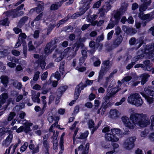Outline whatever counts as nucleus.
Returning <instances> with one entry per match:
<instances>
[{"label":"nucleus","mask_w":154,"mask_h":154,"mask_svg":"<svg viewBox=\"0 0 154 154\" xmlns=\"http://www.w3.org/2000/svg\"><path fill=\"white\" fill-rule=\"evenodd\" d=\"M55 26V25L54 24H50L48 28L47 29V35H48L50 32H51V31L52 30V29L54 28Z\"/></svg>","instance_id":"nucleus-54"},{"label":"nucleus","mask_w":154,"mask_h":154,"mask_svg":"<svg viewBox=\"0 0 154 154\" xmlns=\"http://www.w3.org/2000/svg\"><path fill=\"white\" fill-rule=\"evenodd\" d=\"M64 52L67 53L66 55L69 56L74 57L76 54V53L74 52V48L73 47L67 48L65 50Z\"/></svg>","instance_id":"nucleus-13"},{"label":"nucleus","mask_w":154,"mask_h":154,"mask_svg":"<svg viewBox=\"0 0 154 154\" xmlns=\"http://www.w3.org/2000/svg\"><path fill=\"white\" fill-rule=\"evenodd\" d=\"M83 14L81 12H80L79 13H76L73 14L71 17V19H74L76 18L77 17L79 16L82 15Z\"/></svg>","instance_id":"nucleus-52"},{"label":"nucleus","mask_w":154,"mask_h":154,"mask_svg":"<svg viewBox=\"0 0 154 154\" xmlns=\"http://www.w3.org/2000/svg\"><path fill=\"white\" fill-rule=\"evenodd\" d=\"M55 118L57 119L58 117L55 116L51 112L49 113L48 116V120L49 123H52L54 120H55Z\"/></svg>","instance_id":"nucleus-25"},{"label":"nucleus","mask_w":154,"mask_h":154,"mask_svg":"<svg viewBox=\"0 0 154 154\" xmlns=\"http://www.w3.org/2000/svg\"><path fill=\"white\" fill-rule=\"evenodd\" d=\"M16 115V113L15 112H11L9 113L7 118L9 120L11 121L13 120L14 117Z\"/></svg>","instance_id":"nucleus-42"},{"label":"nucleus","mask_w":154,"mask_h":154,"mask_svg":"<svg viewBox=\"0 0 154 154\" xmlns=\"http://www.w3.org/2000/svg\"><path fill=\"white\" fill-rule=\"evenodd\" d=\"M40 96V93L39 92H38L36 94H33L32 95V99L33 102L39 103L40 102V100L39 98Z\"/></svg>","instance_id":"nucleus-19"},{"label":"nucleus","mask_w":154,"mask_h":154,"mask_svg":"<svg viewBox=\"0 0 154 154\" xmlns=\"http://www.w3.org/2000/svg\"><path fill=\"white\" fill-rule=\"evenodd\" d=\"M25 125L24 129V131L27 133L30 131L31 130L30 126L32 125V123L29 122H26L24 124Z\"/></svg>","instance_id":"nucleus-21"},{"label":"nucleus","mask_w":154,"mask_h":154,"mask_svg":"<svg viewBox=\"0 0 154 154\" xmlns=\"http://www.w3.org/2000/svg\"><path fill=\"white\" fill-rule=\"evenodd\" d=\"M48 73L47 72H45L43 73L41 76V79L42 80H44L46 79L48 76Z\"/></svg>","instance_id":"nucleus-61"},{"label":"nucleus","mask_w":154,"mask_h":154,"mask_svg":"<svg viewBox=\"0 0 154 154\" xmlns=\"http://www.w3.org/2000/svg\"><path fill=\"white\" fill-rule=\"evenodd\" d=\"M101 0H100V1L97 2L95 3L93 5V8H98L100 6L101 4Z\"/></svg>","instance_id":"nucleus-63"},{"label":"nucleus","mask_w":154,"mask_h":154,"mask_svg":"<svg viewBox=\"0 0 154 154\" xmlns=\"http://www.w3.org/2000/svg\"><path fill=\"white\" fill-rule=\"evenodd\" d=\"M113 33L114 31L113 30H112L108 33L107 36V38L108 40H109L111 39Z\"/></svg>","instance_id":"nucleus-60"},{"label":"nucleus","mask_w":154,"mask_h":154,"mask_svg":"<svg viewBox=\"0 0 154 154\" xmlns=\"http://www.w3.org/2000/svg\"><path fill=\"white\" fill-rule=\"evenodd\" d=\"M130 119L132 121V122L126 116H124L122 118V120L124 125L130 129H134L135 125L144 127L150 124L149 117L146 114H133L131 115Z\"/></svg>","instance_id":"nucleus-1"},{"label":"nucleus","mask_w":154,"mask_h":154,"mask_svg":"<svg viewBox=\"0 0 154 154\" xmlns=\"http://www.w3.org/2000/svg\"><path fill=\"white\" fill-rule=\"evenodd\" d=\"M8 97L7 94L4 93L0 95V100L1 102L2 103H5L6 101V100Z\"/></svg>","instance_id":"nucleus-34"},{"label":"nucleus","mask_w":154,"mask_h":154,"mask_svg":"<svg viewBox=\"0 0 154 154\" xmlns=\"http://www.w3.org/2000/svg\"><path fill=\"white\" fill-rule=\"evenodd\" d=\"M94 121L92 120H89L88 122V127L90 128H93L91 132V134H93L94 132L97 129V128L96 127H94Z\"/></svg>","instance_id":"nucleus-22"},{"label":"nucleus","mask_w":154,"mask_h":154,"mask_svg":"<svg viewBox=\"0 0 154 154\" xmlns=\"http://www.w3.org/2000/svg\"><path fill=\"white\" fill-rule=\"evenodd\" d=\"M141 1L143 4L140 6L139 11L140 12H143L146 10L148 6L150 5L151 2V0H141Z\"/></svg>","instance_id":"nucleus-7"},{"label":"nucleus","mask_w":154,"mask_h":154,"mask_svg":"<svg viewBox=\"0 0 154 154\" xmlns=\"http://www.w3.org/2000/svg\"><path fill=\"white\" fill-rule=\"evenodd\" d=\"M28 146V143L27 142H25L24 144L20 148V151L22 152L24 151L26 149Z\"/></svg>","instance_id":"nucleus-49"},{"label":"nucleus","mask_w":154,"mask_h":154,"mask_svg":"<svg viewBox=\"0 0 154 154\" xmlns=\"http://www.w3.org/2000/svg\"><path fill=\"white\" fill-rule=\"evenodd\" d=\"M92 1L91 0H82L80 2V10L84 14L90 8V4Z\"/></svg>","instance_id":"nucleus-5"},{"label":"nucleus","mask_w":154,"mask_h":154,"mask_svg":"<svg viewBox=\"0 0 154 154\" xmlns=\"http://www.w3.org/2000/svg\"><path fill=\"white\" fill-rule=\"evenodd\" d=\"M109 114L110 117L112 119H115L117 118L119 116V112L116 109L111 110Z\"/></svg>","instance_id":"nucleus-18"},{"label":"nucleus","mask_w":154,"mask_h":154,"mask_svg":"<svg viewBox=\"0 0 154 154\" xmlns=\"http://www.w3.org/2000/svg\"><path fill=\"white\" fill-rule=\"evenodd\" d=\"M31 144L29 145V147L30 149L32 150L31 152L32 154H34L39 152V146L38 145L36 146L35 147V146L32 144V141H30Z\"/></svg>","instance_id":"nucleus-16"},{"label":"nucleus","mask_w":154,"mask_h":154,"mask_svg":"<svg viewBox=\"0 0 154 154\" xmlns=\"http://www.w3.org/2000/svg\"><path fill=\"white\" fill-rule=\"evenodd\" d=\"M126 100V98L125 97H123L120 100V101L118 102L115 103L116 106H119L122 104L123 102H124Z\"/></svg>","instance_id":"nucleus-62"},{"label":"nucleus","mask_w":154,"mask_h":154,"mask_svg":"<svg viewBox=\"0 0 154 154\" xmlns=\"http://www.w3.org/2000/svg\"><path fill=\"white\" fill-rule=\"evenodd\" d=\"M89 134L88 131H85V132H81L80 133V136L77 137V138L79 139H86L88 137Z\"/></svg>","instance_id":"nucleus-33"},{"label":"nucleus","mask_w":154,"mask_h":154,"mask_svg":"<svg viewBox=\"0 0 154 154\" xmlns=\"http://www.w3.org/2000/svg\"><path fill=\"white\" fill-rule=\"evenodd\" d=\"M143 64L145 66V69L148 71H149L151 70V64L150 63V61L148 60H146L143 62Z\"/></svg>","instance_id":"nucleus-29"},{"label":"nucleus","mask_w":154,"mask_h":154,"mask_svg":"<svg viewBox=\"0 0 154 154\" xmlns=\"http://www.w3.org/2000/svg\"><path fill=\"white\" fill-rule=\"evenodd\" d=\"M106 67H104L102 66L101 69L100 70L99 73L105 75L106 73L109 70Z\"/></svg>","instance_id":"nucleus-50"},{"label":"nucleus","mask_w":154,"mask_h":154,"mask_svg":"<svg viewBox=\"0 0 154 154\" xmlns=\"http://www.w3.org/2000/svg\"><path fill=\"white\" fill-rule=\"evenodd\" d=\"M150 76L148 74L146 73L143 74L141 75L142 79L141 81V85H144L146 83L148 80V78Z\"/></svg>","instance_id":"nucleus-20"},{"label":"nucleus","mask_w":154,"mask_h":154,"mask_svg":"<svg viewBox=\"0 0 154 154\" xmlns=\"http://www.w3.org/2000/svg\"><path fill=\"white\" fill-rule=\"evenodd\" d=\"M105 137L106 140L108 141L116 142L119 140V139L118 137L115 135L112 134L110 132L106 134Z\"/></svg>","instance_id":"nucleus-8"},{"label":"nucleus","mask_w":154,"mask_h":154,"mask_svg":"<svg viewBox=\"0 0 154 154\" xmlns=\"http://www.w3.org/2000/svg\"><path fill=\"white\" fill-rule=\"evenodd\" d=\"M8 20V18H6L4 20L0 21V25H5L6 26H8L9 24V22Z\"/></svg>","instance_id":"nucleus-40"},{"label":"nucleus","mask_w":154,"mask_h":154,"mask_svg":"<svg viewBox=\"0 0 154 154\" xmlns=\"http://www.w3.org/2000/svg\"><path fill=\"white\" fill-rule=\"evenodd\" d=\"M120 89H117L115 88H111L107 93L111 97H114L115 94L117 93Z\"/></svg>","instance_id":"nucleus-30"},{"label":"nucleus","mask_w":154,"mask_h":154,"mask_svg":"<svg viewBox=\"0 0 154 154\" xmlns=\"http://www.w3.org/2000/svg\"><path fill=\"white\" fill-rule=\"evenodd\" d=\"M140 94L145 98L147 102L149 103V104H151L153 102V100L152 97H149L146 94L144 93H140Z\"/></svg>","instance_id":"nucleus-36"},{"label":"nucleus","mask_w":154,"mask_h":154,"mask_svg":"<svg viewBox=\"0 0 154 154\" xmlns=\"http://www.w3.org/2000/svg\"><path fill=\"white\" fill-rule=\"evenodd\" d=\"M40 62V66L41 67L42 69H44L45 68L46 65V63L44 60H41V58L38 59V60Z\"/></svg>","instance_id":"nucleus-47"},{"label":"nucleus","mask_w":154,"mask_h":154,"mask_svg":"<svg viewBox=\"0 0 154 154\" xmlns=\"http://www.w3.org/2000/svg\"><path fill=\"white\" fill-rule=\"evenodd\" d=\"M28 17L26 16H25L22 18L18 23V26L20 27H21L27 21Z\"/></svg>","instance_id":"nucleus-35"},{"label":"nucleus","mask_w":154,"mask_h":154,"mask_svg":"<svg viewBox=\"0 0 154 154\" xmlns=\"http://www.w3.org/2000/svg\"><path fill=\"white\" fill-rule=\"evenodd\" d=\"M141 93H144L146 94L152 96H154V88L151 87H146L144 89V92Z\"/></svg>","instance_id":"nucleus-15"},{"label":"nucleus","mask_w":154,"mask_h":154,"mask_svg":"<svg viewBox=\"0 0 154 154\" xmlns=\"http://www.w3.org/2000/svg\"><path fill=\"white\" fill-rule=\"evenodd\" d=\"M132 77L130 76H127L125 77L121 80V82L122 83H124L125 82H128L132 79Z\"/></svg>","instance_id":"nucleus-48"},{"label":"nucleus","mask_w":154,"mask_h":154,"mask_svg":"<svg viewBox=\"0 0 154 154\" xmlns=\"http://www.w3.org/2000/svg\"><path fill=\"white\" fill-rule=\"evenodd\" d=\"M97 17V16L96 14H94L91 16L90 17L89 16H88V18L87 20V21L88 22H91L92 21H94L96 19Z\"/></svg>","instance_id":"nucleus-45"},{"label":"nucleus","mask_w":154,"mask_h":154,"mask_svg":"<svg viewBox=\"0 0 154 154\" xmlns=\"http://www.w3.org/2000/svg\"><path fill=\"white\" fill-rule=\"evenodd\" d=\"M27 37L25 33H21L19 35L18 40L24 44L25 42V39Z\"/></svg>","instance_id":"nucleus-32"},{"label":"nucleus","mask_w":154,"mask_h":154,"mask_svg":"<svg viewBox=\"0 0 154 154\" xmlns=\"http://www.w3.org/2000/svg\"><path fill=\"white\" fill-rule=\"evenodd\" d=\"M44 8L40 4L38 5L35 8V11L36 12L39 13L43 10Z\"/></svg>","instance_id":"nucleus-51"},{"label":"nucleus","mask_w":154,"mask_h":154,"mask_svg":"<svg viewBox=\"0 0 154 154\" xmlns=\"http://www.w3.org/2000/svg\"><path fill=\"white\" fill-rule=\"evenodd\" d=\"M10 14L12 15L14 17L20 16L24 14V12L22 11L17 10V9H14L10 11Z\"/></svg>","instance_id":"nucleus-17"},{"label":"nucleus","mask_w":154,"mask_h":154,"mask_svg":"<svg viewBox=\"0 0 154 154\" xmlns=\"http://www.w3.org/2000/svg\"><path fill=\"white\" fill-rule=\"evenodd\" d=\"M110 132H111L112 134L115 135L116 134L118 136L121 135L122 134V132L120 130L119 128H114L111 129Z\"/></svg>","instance_id":"nucleus-37"},{"label":"nucleus","mask_w":154,"mask_h":154,"mask_svg":"<svg viewBox=\"0 0 154 154\" xmlns=\"http://www.w3.org/2000/svg\"><path fill=\"white\" fill-rule=\"evenodd\" d=\"M152 13L150 14H144L143 12H141L139 13L138 17L142 20H149V21H150L154 18V17H152Z\"/></svg>","instance_id":"nucleus-6"},{"label":"nucleus","mask_w":154,"mask_h":154,"mask_svg":"<svg viewBox=\"0 0 154 154\" xmlns=\"http://www.w3.org/2000/svg\"><path fill=\"white\" fill-rule=\"evenodd\" d=\"M28 46L29 50L30 51H32L35 49V47L32 45V42L30 41L28 44Z\"/></svg>","instance_id":"nucleus-59"},{"label":"nucleus","mask_w":154,"mask_h":154,"mask_svg":"<svg viewBox=\"0 0 154 154\" xmlns=\"http://www.w3.org/2000/svg\"><path fill=\"white\" fill-rule=\"evenodd\" d=\"M150 119L152 123L150 126V128L151 130H154V114L150 116Z\"/></svg>","instance_id":"nucleus-43"},{"label":"nucleus","mask_w":154,"mask_h":154,"mask_svg":"<svg viewBox=\"0 0 154 154\" xmlns=\"http://www.w3.org/2000/svg\"><path fill=\"white\" fill-rule=\"evenodd\" d=\"M12 138V134H9L6 139L3 141L2 143V146L6 147L8 146L11 142Z\"/></svg>","instance_id":"nucleus-12"},{"label":"nucleus","mask_w":154,"mask_h":154,"mask_svg":"<svg viewBox=\"0 0 154 154\" xmlns=\"http://www.w3.org/2000/svg\"><path fill=\"white\" fill-rule=\"evenodd\" d=\"M69 19V18L66 17L62 20H60L59 22L57 24V27H59L62 24L64 23L66 21H67Z\"/></svg>","instance_id":"nucleus-41"},{"label":"nucleus","mask_w":154,"mask_h":154,"mask_svg":"<svg viewBox=\"0 0 154 154\" xmlns=\"http://www.w3.org/2000/svg\"><path fill=\"white\" fill-rule=\"evenodd\" d=\"M39 33L40 31L39 30H35L33 35L34 38L35 39L38 38L39 36Z\"/></svg>","instance_id":"nucleus-56"},{"label":"nucleus","mask_w":154,"mask_h":154,"mask_svg":"<svg viewBox=\"0 0 154 154\" xmlns=\"http://www.w3.org/2000/svg\"><path fill=\"white\" fill-rule=\"evenodd\" d=\"M111 8V5L109 3H107L103 6L101 9V10H103L104 12H107Z\"/></svg>","instance_id":"nucleus-38"},{"label":"nucleus","mask_w":154,"mask_h":154,"mask_svg":"<svg viewBox=\"0 0 154 154\" xmlns=\"http://www.w3.org/2000/svg\"><path fill=\"white\" fill-rule=\"evenodd\" d=\"M102 64L103 65V67H106L109 69L111 66L112 63L109 61V60H108L103 61L102 62Z\"/></svg>","instance_id":"nucleus-27"},{"label":"nucleus","mask_w":154,"mask_h":154,"mask_svg":"<svg viewBox=\"0 0 154 154\" xmlns=\"http://www.w3.org/2000/svg\"><path fill=\"white\" fill-rule=\"evenodd\" d=\"M58 40L57 38L52 40L46 45L44 49L45 53L46 54L51 53L55 48L57 46L54 45L58 42Z\"/></svg>","instance_id":"nucleus-2"},{"label":"nucleus","mask_w":154,"mask_h":154,"mask_svg":"<svg viewBox=\"0 0 154 154\" xmlns=\"http://www.w3.org/2000/svg\"><path fill=\"white\" fill-rule=\"evenodd\" d=\"M40 74V72L38 71H37L34 72L33 79L31 80L30 82L31 86L37 82L39 79Z\"/></svg>","instance_id":"nucleus-11"},{"label":"nucleus","mask_w":154,"mask_h":154,"mask_svg":"<svg viewBox=\"0 0 154 154\" xmlns=\"http://www.w3.org/2000/svg\"><path fill=\"white\" fill-rule=\"evenodd\" d=\"M139 97V94L137 93L131 94L128 97V102L131 104L134 105L136 98Z\"/></svg>","instance_id":"nucleus-14"},{"label":"nucleus","mask_w":154,"mask_h":154,"mask_svg":"<svg viewBox=\"0 0 154 154\" xmlns=\"http://www.w3.org/2000/svg\"><path fill=\"white\" fill-rule=\"evenodd\" d=\"M2 82L5 86H7L8 83V78L6 75H2L0 77Z\"/></svg>","instance_id":"nucleus-24"},{"label":"nucleus","mask_w":154,"mask_h":154,"mask_svg":"<svg viewBox=\"0 0 154 154\" xmlns=\"http://www.w3.org/2000/svg\"><path fill=\"white\" fill-rule=\"evenodd\" d=\"M122 30L126 33L129 34L133 32V29L125 25H123L122 27Z\"/></svg>","instance_id":"nucleus-31"},{"label":"nucleus","mask_w":154,"mask_h":154,"mask_svg":"<svg viewBox=\"0 0 154 154\" xmlns=\"http://www.w3.org/2000/svg\"><path fill=\"white\" fill-rule=\"evenodd\" d=\"M86 86V85H84L82 83H81L76 86L74 94L75 99V100L72 101L69 103V105L72 106L74 103L75 100L78 98L81 90L83 89Z\"/></svg>","instance_id":"nucleus-4"},{"label":"nucleus","mask_w":154,"mask_h":154,"mask_svg":"<svg viewBox=\"0 0 154 154\" xmlns=\"http://www.w3.org/2000/svg\"><path fill=\"white\" fill-rule=\"evenodd\" d=\"M148 134V131L146 130H145L141 132L140 134V136L142 137H145Z\"/></svg>","instance_id":"nucleus-64"},{"label":"nucleus","mask_w":154,"mask_h":154,"mask_svg":"<svg viewBox=\"0 0 154 154\" xmlns=\"http://www.w3.org/2000/svg\"><path fill=\"white\" fill-rule=\"evenodd\" d=\"M122 39L121 36H119L113 42V45L114 47H118L122 42Z\"/></svg>","instance_id":"nucleus-23"},{"label":"nucleus","mask_w":154,"mask_h":154,"mask_svg":"<svg viewBox=\"0 0 154 154\" xmlns=\"http://www.w3.org/2000/svg\"><path fill=\"white\" fill-rule=\"evenodd\" d=\"M154 51V43H152L151 44L149 45L145 50L146 53L148 54L149 56L153 57L154 54H153Z\"/></svg>","instance_id":"nucleus-9"},{"label":"nucleus","mask_w":154,"mask_h":154,"mask_svg":"<svg viewBox=\"0 0 154 154\" xmlns=\"http://www.w3.org/2000/svg\"><path fill=\"white\" fill-rule=\"evenodd\" d=\"M143 103V101L139 94V97L136 98L134 105L137 106H141Z\"/></svg>","instance_id":"nucleus-28"},{"label":"nucleus","mask_w":154,"mask_h":154,"mask_svg":"<svg viewBox=\"0 0 154 154\" xmlns=\"http://www.w3.org/2000/svg\"><path fill=\"white\" fill-rule=\"evenodd\" d=\"M43 146L45 148V149H49V144L48 143L47 139H45V137H44L43 141Z\"/></svg>","instance_id":"nucleus-46"},{"label":"nucleus","mask_w":154,"mask_h":154,"mask_svg":"<svg viewBox=\"0 0 154 154\" xmlns=\"http://www.w3.org/2000/svg\"><path fill=\"white\" fill-rule=\"evenodd\" d=\"M136 138L135 137H131L127 138L123 143V146L127 150H130L134 146V142Z\"/></svg>","instance_id":"nucleus-3"},{"label":"nucleus","mask_w":154,"mask_h":154,"mask_svg":"<svg viewBox=\"0 0 154 154\" xmlns=\"http://www.w3.org/2000/svg\"><path fill=\"white\" fill-rule=\"evenodd\" d=\"M65 90L66 89H65V86L60 87L58 90V95H59L60 94H62V93L64 92Z\"/></svg>","instance_id":"nucleus-57"},{"label":"nucleus","mask_w":154,"mask_h":154,"mask_svg":"<svg viewBox=\"0 0 154 154\" xmlns=\"http://www.w3.org/2000/svg\"><path fill=\"white\" fill-rule=\"evenodd\" d=\"M52 58H56L55 61L56 62H58L61 61L62 59L61 52L59 51L57 49H56L53 54Z\"/></svg>","instance_id":"nucleus-10"},{"label":"nucleus","mask_w":154,"mask_h":154,"mask_svg":"<svg viewBox=\"0 0 154 154\" xmlns=\"http://www.w3.org/2000/svg\"><path fill=\"white\" fill-rule=\"evenodd\" d=\"M120 11H117L114 14V17L116 21H118L120 19Z\"/></svg>","instance_id":"nucleus-44"},{"label":"nucleus","mask_w":154,"mask_h":154,"mask_svg":"<svg viewBox=\"0 0 154 154\" xmlns=\"http://www.w3.org/2000/svg\"><path fill=\"white\" fill-rule=\"evenodd\" d=\"M89 147V143H87L86 145V147L85 149H84L82 151V154H88V151Z\"/></svg>","instance_id":"nucleus-55"},{"label":"nucleus","mask_w":154,"mask_h":154,"mask_svg":"<svg viewBox=\"0 0 154 154\" xmlns=\"http://www.w3.org/2000/svg\"><path fill=\"white\" fill-rule=\"evenodd\" d=\"M54 76L55 78L58 80H59L60 78V74L58 71L56 72L54 74H52L51 76Z\"/></svg>","instance_id":"nucleus-58"},{"label":"nucleus","mask_w":154,"mask_h":154,"mask_svg":"<svg viewBox=\"0 0 154 154\" xmlns=\"http://www.w3.org/2000/svg\"><path fill=\"white\" fill-rule=\"evenodd\" d=\"M65 63V61H63L60 63L59 70L60 72L63 74L64 70V64Z\"/></svg>","instance_id":"nucleus-39"},{"label":"nucleus","mask_w":154,"mask_h":154,"mask_svg":"<svg viewBox=\"0 0 154 154\" xmlns=\"http://www.w3.org/2000/svg\"><path fill=\"white\" fill-rule=\"evenodd\" d=\"M144 57V56L143 54H141L138 55L137 56L134 57L133 58V60L135 62H136L139 59L143 58Z\"/></svg>","instance_id":"nucleus-53"},{"label":"nucleus","mask_w":154,"mask_h":154,"mask_svg":"<svg viewBox=\"0 0 154 154\" xmlns=\"http://www.w3.org/2000/svg\"><path fill=\"white\" fill-rule=\"evenodd\" d=\"M62 5L61 2H57L51 5L50 7L51 10H55L57 9Z\"/></svg>","instance_id":"nucleus-26"}]
</instances>
